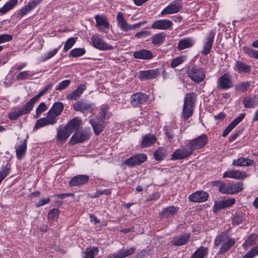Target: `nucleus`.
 <instances>
[{"label": "nucleus", "instance_id": "21", "mask_svg": "<svg viewBox=\"0 0 258 258\" xmlns=\"http://www.w3.org/2000/svg\"><path fill=\"white\" fill-rule=\"evenodd\" d=\"M73 108L76 111H81L84 113L86 112H91L93 108L92 104L90 103L83 101H78L74 103Z\"/></svg>", "mask_w": 258, "mask_h": 258}, {"label": "nucleus", "instance_id": "27", "mask_svg": "<svg viewBox=\"0 0 258 258\" xmlns=\"http://www.w3.org/2000/svg\"><path fill=\"white\" fill-rule=\"evenodd\" d=\"M234 70L239 73H249L251 70V67L240 60H236Z\"/></svg>", "mask_w": 258, "mask_h": 258}, {"label": "nucleus", "instance_id": "30", "mask_svg": "<svg viewBox=\"0 0 258 258\" xmlns=\"http://www.w3.org/2000/svg\"><path fill=\"white\" fill-rule=\"evenodd\" d=\"M81 122V120L79 118L75 117L71 120L66 127L72 134L73 132L77 131L79 130Z\"/></svg>", "mask_w": 258, "mask_h": 258}, {"label": "nucleus", "instance_id": "2", "mask_svg": "<svg viewBox=\"0 0 258 258\" xmlns=\"http://www.w3.org/2000/svg\"><path fill=\"white\" fill-rule=\"evenodd\" d=\"M187 76L196 84L203 82L206 78V71L204 68L195 65L189 66L186 70Z\"/></svg>", "mask_w": 258, "mask_h": 258}, {"label": "nucleus", "instance_id": "9", "mask_svg": "<svg viewBox=\"0 0 258 258\" xmlns=\"http://www.w3.org/2000/svg\"><path fill=\"white\" fill-rule=\"evenodd\" d=\"M182 6V3L181 1H174L162 10L161 15L163 16L177 13L181 10Z\"/></svg>", "mask_w": 258, "mask_h": 258}, {"label": "nucleus", "instance_id": "12", "mask_svg": "<svg viewBox=\"0 0 258 258\" xmlns=\"http://www.w3.org/2000/svg\"><path fill=\"white\" fill-rule=\"evenodd\" d=\"M31 110L32 108L27 103H26L21 109H15L10 112L9 114V118L12 120H16L19 116L29 113Z\"/></svg>", "mask_w": 258, "mask_h": 258}, {"label": "nucleus", "instance_id": "51", "mask_svg": "<svg viewBox=\"0 0 258 258\" xmlns=\"http://www.w3.org/2000/svg\"><path fill=\"white\" fill-rule=\"evenodd\" d=\"M71 82V81L70 80H66L62 81L56 87L55 90L58 91L64 90L70 85Z\"/></svg>", "mask_w": 258, "mask_h": 258}, {"label": "nucleus", "instance_id": "58", "mask_svg": "<svg viewBox=\"0 0 258 258\" xmlns=\"http://www.w3.org/2000/svg\"><path fill=\"white\" fill-rule=\"evenodd\" d=\"M183 56H179L175 58L171 63V67L173 68H175L183 62Z\"/></svg>", "mask_w": 258, "mask_h": 258}, {"label": "nucleus", "instance_id": "45", "mask_svg": "<svg viewBox=\"0 0 258 258\" xmlns=\"http://www.w3.org/2000/svg\"><path fill=\"white\" fill-rule=\"evenodd\" d=\"M33 74H31L28 71H23L20 72L16 77L17 80H24L28 79L30 77L32 76Z\"/></svg>", "mask_w": 258, "mask_h": 258}, {"label": "nucleus", "instance_id": "13", "mask_svg": "<svg viewBox=\"0 0 258 258\" xmlns=\"http://www.w3.org/2000/svg\"><path fill=\"white\" fill-rule=\"evenodd\" d=\"M136 251V248L131 247L128 249L122 248L116 252L111 253L107 256V258H125L133 254Z\"/></svg>", "mask_w": 258, "mask_h": 258}, {"label": "nucleus", "instance_id": "16", "mask_svg": "<svg viewBox=\"0 0 258 258\" xmlns=\"http://www.w3.org/2000/svg\"><path fill=\"white\" fill-rule=\"evenodd\" d=\"M215 37V33L213 31H211L203 44V48L201 53L204 55H207L209 53L212 48L213 43Z\"/></svg>", "mask_w": 258, "mask_h": 258}, {"label": "nucleus", "instance_id": "7", "mask_svg": "<svg viewBox=\"0 0 258 258\" xmlns=\"http://www.w3.org/2000/svg\"><path fill=\"white\" fill-rule=\"evenodd\" d=\"M149 99V96L143 92L135 93L130 98L131 105L134 107L140 106L147 102Z\"/></svg>", "mask_w": 258, "mask_h": 258}, {"label": "nucleus", "instance_id": "46", "mask_svg": "<svg viewBox=\"0 0 258 258\" xmlns=\"http://www.w3.org/2000/svg\"><path fill=\"white\" fill-rule=\"evenodd\" d=\"M166 156V151L162 148H160L155 151L154 156L157 160H162Z\"/></svg>", "mask_w": 258, "mask_h": 258}, {"label": "nucleus", "instance_id": "24", "mask_svg": "<svg viewBox=\"0 0 258 258\" xmlns=\"http://www.w3.org/2000/svg\"><path fill=\"white\" fill-rule=\"evenodd\" d=\"M158 75V70H150L141 71L139 77L142 80H151L156 78Z\"/></svg>", "mask_w": 258, "mask_h": 258}, {"label": "nucleus", "instance_id": "29", "mask_svg": "<svg viewBox=\"0 0 258 258\" xmlns=\"http://www.w3.org/2000/svg\"><path fill=\"white\" fill-rule=\"evenodd\" d=\"M88 138V135L87 133L79 132L75 134L71 138L70 143L72 145H75L77 143H82Z\"/></svg>", "mask_w": 258, "mask_h": 258}, {"label": "nucleus", "instance_id": "50", "mask_svg": "<svg viewBox=\"0 0 258 258\" xmlns=\"http://www.w3.org/2000/svg\"><path fill=\"white\" fill-rule=\"evenodd\" d=\"M45 92H46L43 90V91L39 92L37 95L32 98L30 101L27 102L32 109L33 107L34 104L38 100V99L41 96L43 95Z\"/></svg>", "mask_w": 258, "mask_h": 258}, {"label": "nucleus", "instance_id": "18", "mask_svg": "<svg viewBox=\"0 0 258 258\" xmlns=\"http://www.w3.org/2000/svg\"><path fill=\"white\" fill-rule=\"evenodd\" d=\"M209 198L207 192L204 191H197L189 197L190 201L197 203H202L206 201Z\"/></svg>", "mask_w": 258, "mask_h": 258}, {"label": "nucleus", "instance_id": "11", "mask_svg": "<svg viewBox=\"0 0 258 258\" xmlns=\"http://www.w3.org/2000/svg\"><path fill=\"white\" fill-rule=\"evenodd\" d=\"M192 154L191 150L186 146L175 150L172 155L171 159L174 160L183 159L189 157Z\"/></svg>", "mask_w": 258, "mask_h": 258}, {"label": "nucleus", "instance_id": "35", "mask_svg": "<svg viewBox=\"0 0 258 258\" xmlns=\"http://www.w3.org/2000/svg\"><path fill=\"white\" fill-rule=\"evenodd\" d=\"M235 240L232 238L228 239L226 240H225L220 247L219 253L220 254L225 253L235 244Z\"/></svg>", "mask_w": 258, "mask_h": 258}, {"label": "nucleus", "instance_id": "42", "mask_svg": "<svg viewBox=\"0 0 258 258\" xmlns=\"http://www.w3.org/2000/svg\"><path fill=\"white\" fill-rule=\"evenodd\" d=\"M18 0H9L3 7H2L3 14L7 13L8 11L13 9L18 4Z\"/></svg>", "mask_w": 258, "mask_h": 258}, {"label": "nucleus", "instance_id": "1", "mask_svg": "<svg viewBox=\"0 0 258 258\" xmlns=\"http://www.w3.org/2000/svg\"><path fill=\"white\" fill-rule=\"evenodd\" d=\"M63 109V105L61 102H57L54 103L48 111L46 116L40 118L36 121L33 130H37L45 126L55 124L58 119L57 117L61 114Z\"/></svg>", "mask_w": 258, "mask_h": 258}, {"label": "nucleus", "instance_id": "63", "mask_svg": "<svg viewBox=\"0 0 258 258\" xmlns=\"http://www.w3.org/2000/svg\"><path fill=\"white\" fill-rule=\"evenodd\" d=\"M243 221V218L241 215L239 214H236L234 215L232 219V223L233 225H238L242 223Z\"/></svg>", "mask_w": 258, "mask_h": 258}, {"label": "nucleus", "instance_id": "15", "mask_svg": "<svg viewBox=\"0 0 258 258\" xmlns=\"http://www.w3.org/2000/svg\"><path fill=\"white\" fill-rule=\"evenodd\" d=\"M95 19L96 21V26L101 31L107 32L108 30L109 24L107 17L104 15H96Z\"/></svg>", "mask_w": 258, "mask_h": 258}, {"label": "nucleus", "instance_id": "22", "mask_svg": "<svg viewBox=\"0 0 258 258\" xmlns=\"http://www.w3.org/2000/svg\"><path fill=\"white\" fill-rule=\"evenodd\" d=\"M133 56L139 59H150L153 57V54L150 50L141 49L136 50L133 53Z\"/></svg>", "mask_w": 258, "mask_h": 258}, {"label": "nucleus", "instance_id": "3", "mask_svg": "<svg viewBox=\"0 0 258 258\" xmlns=\"http://www.w3.org/2000/svg\"><path fill=\"white\" fill-rule=\"evenodd\" d=\"M195 101L196 97L194 93L186 94L182 109L183 117L184 120L188 119L192 115Z\"/></svg>", "mask_w": 258, "mask_h": 258}, {"label": "nucleus", "instance_id": "55", "mask_svg": "<svg viewBox=\"0 0 258 258\" xmlns=\"http://www.w3.org/2000/svg\"><path fill=\"white\" fill-rule=\"evenodd\" d=\"M111 193V190L109 189H105L103 190H97L95 193L91 196V198H97L102 195H110Z\"/></svg>", "mask_w": 258, "mask_h": 258}, {"label": "nucleus", "instance_id": "36", "mask_svg": "<svg viewBox=\"0 0 258 258\" xmlns=\"http://www.w3.org/2000/svg\"><path fill=\"white\" fill-rule=\"evenodd\" d=\"M216 185L218 186L219 190L220 192L224 194L233 195L231 184L227 185L220 181H216Z\"/></svg>", "mask_w": 258, "mask_h": 258}, {"label": "nucleus", "instance_id": "57", "mask_svg": "<svg viewBox=\"0 0 258 258\" xmlns=\"http://www.w3.org/2000/svg\"><path fill=\"white\" fill-rule=\"evenodd\" d=\"M59 48V47L55 48L52 51H48L45 54V56L42 57V60L46 61L54 56L57 53Z\"/></svg>", "mask_w": 258, "mask_h": 258}, {"label": "nucleus", "instance_id": "53", "mask_svg": "<svg viewBox=\"0 0 258 258\" xmlns=\"http://www.w3.org/2000/svg\"><path fill=\"white\" fill-rule=\"evenodd\" d=\"M225 208L223 200L216 201L213 207V211L217 213L219 210Z\"/></svg>", "mask_w": 258, "mask_h": 258}, {"label": "nucleus", "instance_id": "49", "mask_svg": "<svg viewBox=\"0 0 258 258\" xmlns=\"http://www.w3.org/2000/svg\"><path fill=\"white\" fill-rule=\"evenodd\" d=\"M249 86L250 83L248 82H242L241 83L237 84L235 88L237 91L240 92H245L247 90Z\"/></svg>", "mask_w": 258, "mask_h": 258}, {"label": "nucleus", "instance_id": "10", "mask_svg": "<svg viewBox=\"0 0 258 258\" xmlns=\"http://www.w3.org/2000/svg\"><path fill=\"white\" fill-rule=\"evenodd\" d=\"M147 159V156L145 154H138L126 159L124 163L128 166H135L143 163Z\"/></svg>", "mask_w": 258, "mask_h": 258}, {"label": "nucleus", "instance_id": "62", "mask_svg": "<svg viewBox=\"0 0 258 258\" xmlns=\"http://www.w3.org/2000/svg\"><path fill=\"white\" fill-rule=\"evenodd\" d=\"M13 39V36L7 34H3L0 35V44L11 41Z\"/></svg>", "mask_w": 258, "mask_h": 258}, {"label": "nucleus", "instance_id": "5", "mask_svg": "<svg viewBox=\"0 0 258 258\" xmlns=\"http://www.w3.org/2000/svg\"><path fill=\"white\" fill-rule=\"evenodd\" d=\"M208 140L207 135L204 134L192 140L189 141L186 144V146L193 153L195 150L203 148L206 145Z\"/></svg>", "mask_w": 258, "mask_h": 258}, {"label": "nucleus", "instance_id": "64", "mask_svg": "<svg viewBox=\"0 0 258 258\" xmlns=\"http://www.w3.org/2000/svg\"><path fill=\"white\" fill-rule=\"evenodd\" d=\"M225 237L224 235L220 234V235H218L215 239V241H214L215 245L218 246L222 242L223 243L224 242V241L225 240Z\"/></svg>", "mask_w": 258, "mask_h": 258}, {"label": "nucleus", "instance_id": "26", "mask_svg": "<svg viewBox=\"0 0 258 258\" xmlns=\"http://www.w3.org/2000/svg\"><path fill=\"white\" fill-rule=\"evenodd\" d=\"M223 178H231L236 179H241L247 177L245 173H242L238 170H231L225 172L223 174Z\"/></svg>", "mask_w": 258, "mask_h": 258}, {"label": "nucleus", "instance_id": "20", "mask_svg": "<svg viewBox=\"0 0 258 258\" xmlns=\"http://www.w3.org/2000/svg\"><path fill=\"white\" fill-rule=\"evenodd\" d=\"M245 114L241 113L238 117L235 118L224 131L222 136L224 137H226L228 134L244 118Z\"/></svg>", "mask_w": 258, "mask_h": 258}, {"label": "nucleus", "instance_id": "34", "mask_svg": "<svg viewBox=\"0 0 258 258\" xmlns=\"http://www.w3.org/2000/svg\"><path fill=\"white\" fill-rule=\"evenodd\" d=\"M190 235L185 234L181 235L179 237L174 238L171 241L174 245L181 246L186 244L189 240Z\"/></svg>", "mask_w": 258, "mask_h": 258}, {"label": "nucleus", "instance_id": "44", "mask_svg": "<svg viewBox=\"0 0 258 258\" xmlns=\"http://www.w3.org/2000/svg\"><path fill=\"white\" fill-rule=\"evenodd\" d=\"M86 52L84 48H77L72 49L70 55L74 57H79L83 55Z\"/></svg>", "mask_w": 258, "mask_h": 258}, {"label": "nucleus", "instance_id": "47", "mask_svg": "<svg viewBox=\"0 0 258 258\" xmlns=\"http://www.w3.org/2000/svg\"><path fill=\"white\" fill-rule=\"evenodd\" d=\"M47 109V106L44 102H41L36 108L35 118H38L41 114Z\"/></svg>", "mask_w": 258, "mask_h": 258}, {"label": "nucleus", "instance_id": "33", "mask_svg": "<svg viewBox=\"0 0 258 258\" xmlns=\"http://www.w3.org/2000/svg\"><path fill=\"white\" fill-rule=\"evenodd\" d=\"M71 134L70 131L65 126L57 131V140L60 143H64Z\"/></svg>", "mask_w": 258, "mask_h": 258}, {"label": "nucleus", "instance_id": "19", "mask_svg": "<svg viewBox=\"0 0 258 258\" xmlns=\"http://www.w3.org/2000/svg\"><path fill=\"white\" fill-rule=\"evenodd\" d=\"M89 180V177L87 175H78L71 179L69 185L71 187L80 186L87 183Z\"/></svg>", "mask_w": 258, "mask_h": 258}, {"label": "nucleus", "instance_id": "61", "mask_svg": "<svg viewBox=\"0 0 258 258\" xmlns=\"http://www.w3.org/2000/svg\"><path fill=\"white\" fill-rule=\"evenodd\" d=\"M243 50L244 53L247 54L249 57L254 58L256 50L247 46L243 47Z\"/></svg>", "mask_w": 258, "mask_h": 258}, {"label": "nucleus", "instance_id": "14", "mask_svg": "<svg viewBox=\"0 0 258 258\" xmlns=\"http://www.w3.org/2000/svg\"><path fill=\"white\" fill-rule=\"evenodd\" d=\"M173 25L171 21L167 19H161L155 21L152 25L154 29L167 30L170 29Z\"/></svg>", "mask_w": 258, "mask_h": 258}, {"label": "nucleus", "instance_id": "6", "mask_svg": "<svg viewBox=\"0 0 258 258\" xmlns=\"http://www.w3.org/2000/svg\"><path fill=\"white\" fill-rule=\"evenodd\" d=\"M92 44L96 48L101 50H111L114 47L105 42L99 34L93 35L91 37Z\"/></svg>", "mask_w": 258, "mask_h": 258}, {"label": "nucleus", "instance_id": "56", "mask_svg": "<svg viewBox=\"0 0 258 258\" xmlns=\"http://www.w3.org/2000/svg\"><path fill=\"white\" fill-rule=\"evenodd\" d=\"M242 185V183L240 182L231 184L233 195L241 191L243 189Z\"/></svg>", "mask_w": 258, "mask_h": 258}, {"label": "nucleus", "instance_id": "31", "mask_svg": "<svg viewBox=\"0 0 258 258\" xmlns=\"http://www.w3.org/2000/svg\"><path fill=\"white\" fill-rule=\"evenodd\" d=\"M156 137L154 135L151 134L146 135L143 138L141 144V148H145L151 146L156 142Z\"/></svg>", "mask_w": 258, "mask_h": 258}, {"label": "nucleus", "instance_id": "43", "mask_svg": "<svg viewBox=\"0 0 258 258\" xmlns=\"http://www.w3.org/2000/svg\"><path fill=\"white\" fill-rule=\"evenodd\" d=\"M243 104L245 108H254L256 105V102L254 98H247L243 100Z\"/></svg>", "mask_w": 258, "mask_h": 258}, {"label": "nucleus", "instance_id": "41", "mask_svg": "<svg viewBox=\"0 0 258 258\" xmlns=\"http://www.w3.org/2000/svg\"><path fill=\"white\" fill-rule=\"evenodd\" d=\"M99 253V249L97 247L92 246L88 248L84 252V258H95Z\"/></svg>", "mask_w": 258, "mask_h": 258}, {"label": "nucleus", "instance_id": "28", "mask_svg": "<svg viewBox=\"0 0 258 258\" xmlns=\"http://www.w3.org/2000/svg\"><path fill=\"white\" fill-rule=\"evenodd\" d=\"M179 208L174 206H169L164 208L160 213L163 218H170L175 215L178 211Z\"/></svg>", "mask_w": 258, "mask_h": 258}, {"label": "nucleus", "instance_id": "39", "mask_svg": "<svg viewBox=\"0 0 258 258\" xmlns=\"http://www.w3.org/2000/svg\"><path fill=\"white\" fill-rule=\"evenodd\" d=\"M86 89V86L82 84L79 86L77 89L75 90L71 94L69 95V98L70 99L76 100L79 98L82 94L83 91Z\"/></svg>", "mask_w": 258, "mask_h": 258}, {"label": "nucleus", "instance_id": "32", "mask_svg": "<svg viewBox=\"0 0 258 258\" xmlns=\"http://www.w3.org/2000/svg\"><path fill=\"white\" fill-rule=\"evenodd\" d=\"M253 160L248 158H239L234 160L232 164L235 166H248L252 165Z\"/></svg>", "mask_w": 258, "mask_h": 258}, {"label": "nucleus", "instance_id": "23", "mask_svg": "<svg viewBox=\"0 0 258 258\" xmlns=\"http://www.w3.org/2000/svg\"><path fill=\"white\" fill-rule=\"evenodd\" d=\"M16 156L18 159L21 160L26 154L27 150L26 141H20L15 147Z\"/></svg>", "mask_w": 258, "mask_h": 258}, {"label": "nucleus", "instance_id": "54", "mask_svg": "<svg viewBox=\"0 0 258 258\" xmlns=\"http://www.w3.org/2000/svg\"><path fill=\"white\" fill-rule=\"evenodd\" d=\"M40 3L38 0H32L29 1L25 6L28 11L30 12L35 7H36Z\"/></svg>", "mask_w": 258, "mask_h": 258}, {"label": "nucleus", "instance_id": "4", "mask_svg": "<svg viewBox=\"0 0 258 258\" xmlns=\"http://www.w3.org/2000/svg\"><path fill=\"white\" fill-rule=\"evenodd\" d=\"M116 20L118 26L123 32H128L131 30H135L136 28L140 27L142 25L146 23V21H145L133 25L129 24L125 20L123 14L122 12L118 13Z\"/></svg>", "mask_w": 258, "mask_h": 258}, {"label": "nucleus", "instance_id": "48", "mask_svg": "<svg viewBox=\"0 0 258 258\" xmlns=\"http://www.w3.org/2000/svg\"><path fill=\"white\" fill-rule=\"evenodd\" d=\"M76 40L74 37L69 38L66 42L64 45V51L67 52L71 49L75 44Z\"/></svg>", "mask_w": 258, "mask_h": 258}, {"label": "nucleus", "instance_id": "40", "mask_svg": "<svg viewBox=\"0 0 258 258\" xmlns=\"http://www.w3.org/2000/svg\"><path fill=\"white\" fill-rule=\"evenodd\" d=\"M257 238V235L256 234H251L248 237L245 242L242 244L243 247L245 249H246L253 246L256 243Z\"/></svg>", "mask_w": 258, "mask_h": 258}, {"label": "nucleus", "instance_id": "38", "mask_svg": "<svg viewBox=\"0 0 258 258\" xmlns=\"http://www.w3.org/2000/svg\"><path fill=\"white\" fill-rule=\"evenodd\" d=\"M208 253V248L201 246L194 252L190 258H206Z\"/></svg>", "mask_w": 258, "mask_h": 258}, {"label": "nucleus", "instance_id": "17", "mask_svg": "<svg viewBox=\"0 0 258 258\" xmlns=\"http://www.w3.org/2000/svg\"><path fill=\"white\" fill-rule=\"evenodd\" d=\"M89 122L93 127L95 135L97 136L103 131L105 127L104 121H101V119H99L98 117L91 119Z\"/></svg>", "mask_w": 258, "mask_h": 258}, {"label": "nucleus", "instance_id": "59", "mask_svg": "<svg viewBox=\"0 0 258 258\" xmlns=\"http://www.w3.org/2000/svg\"><path fill=\"white\" fill-rule=\"evenodd\" d=\"M109 109V107L107 105L103 106L101 109L99 114L100 115L99 119L101 121H104L106 118V114Z\"/></svg>", "mask_w": 258, "mask_h": 258}, {"label": "nucleus", "instance_id": "25", "mask_svg": "<svg viewBox=\"0 0 258 258\" xmlns=\"http://www.w3.org/2000/svg\"><path fill=\"white\" fill-rule=\"evenodd\" d=\"M195 42L191 38H184L180 39L178 43L177 48L178 50H182L191 47Z\"/></svg>", "mask_w": 258, "mask_h": 258}, {"label": "nucleus", "instance_id": "8", "mask_svg": "<svg viewBox=\"0 0 258 258\" xmlns=\"http://www.w3.org/2000/svg\"><path fill=\"white\" fill-rule=\"evenodd\" d=\"M233 86L231 76L228 73L222 75L217 81V87L220 89L227 90L232 88Z\"/></svg>", "mask_w": 258, "mask_h": 258}, {"label": "nucleus", "instance_id": "52", "mask_svg": "<svg viewBox=\"0 0 258 258\" xmlns=\"http://www.w3.org/2000/svg\"><path fill=\"white\" fill-rule=\"evenodd\" d=\"M11 168L7 165L3 167L0 171V181H2L3 179L10 173Z\"/></svg>", "mask_w": 258, "mask_h": 258}, {"label": "nucleus", "instance_id": "60", "mask_svg": "<svg viewBox=\"0 0 258 258\" xmlns=\"http://www.w3.org/2000/svg\"><path fill=\"white\" fill-rule=\"evenodd\" d=\"M59 214V210L57 209H53L51 210L48 214V218L49 219L57 218Z\"/></svg>", "mask_w": 258, "mask_h": 258}, {"label": "nucleus", "instance_id": "37", "mask_svg": "<svg viewBox=\"0 0 258 258\" xmlns=\"http://www.w3.org/2000/svg\"><path fill=\"white\" fill-rule=\"evenodd\" d=\"M166 38V34L164 32H160L154 34L151 37V42L154 45H160Z\"/></svg>", "mask_w": 258, "mask_h": 258}]
</instances>
